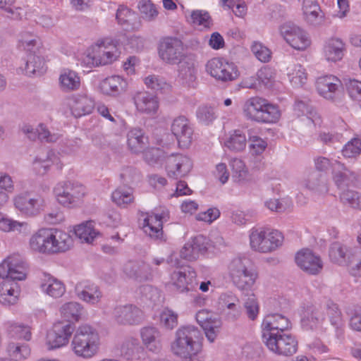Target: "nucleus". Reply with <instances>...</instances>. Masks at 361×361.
<instances>
[{"label":"nucleus","instance_id":"1","mask_svg":"<svg viewBox=\"0 0 361 361\" xmlns=\"http://www.w3.org/2000/svg\"><path fill=\"white\" fill-rule=\"evenodd\" d=\"M73 239L66 232L57 228H42L30 239V248L39 253L56 254L70 250Z\"/></svg>","mask_w":361,"mask_h":361},{"label":"nucleus","instance_id":"2","mask_svg":"<svg viewBox=\"0 0 361 361\" xmlns=\"http://www.w3.org/2000/svg\"><path fill=\"white\" fill-rule=\"evenodd\" d=\"M324 310L329 317L331 324L336 328L337 336L343 334L341 312L338 305L328 300L322 306L319 304H312L304 307L301 323L306 329L318 328L325 318Z\"/></svg>","mask_w":361,"mask_h":361},{"label":"nucleus","instance_id":"3","mask_svg":"<svg viewBox=\"0 0 361 361\" xmlns=\"http://www.w3.org/2000/svg\"><path fill=\"white\" fill-rule=\"evenodd\" d=\"M201 333L194 326L179 328L176 333V339L171 344L173 353L185 361H198L197 355L201 350L200 339Z\"/></svg>","mask_w":361,"mask_h":361},{"label":"nucleus","instance_id":"4","mask_svg":"<svg viewBox=\"0 0 361 361\" xmlns=\"http://www.w3.org/2000/svg\"><path fill=\"white\" fill-rule=\"evenodd\" d=\"M99 336L90 325H80L73 336L71 347L78 356L90 358L95 355L99 348Z\"/></svg>","mask_w":361,"mask_h":361},{"label":"nucleus","instance_id":"5","mask_svg":"<svg viewBox=\"0 0 361 361\" xmlns=\"http://www.w3.org/2000/svg\"><path fill=\"white\" fill-rule=\"evenodd\" d=\"M56 201L63 207L73 209L79 207L87 195L85 185L75 180H62L53 190Z\"/></svg>","mask_w":361,"mask_h":361},{"label":"nucleus","instance_id":"6","mask_svg":"<svg viewBox=\"0 0 361 361\" xmlns=\"http://www.w3.org/2000/svg\"><path fill=\"white\" fill-rule=\"evenodd\" d=\"M283 236L281 232L269 228H253L250 233L251 248L262 253L271 252L282 245Z\"/></svg>","mask_w":361,"mask_h":361},{"label":"nucleus","instance_id":"7","mask_svg":"<svg viewBox=\"0 0 361 361\" xmlns=\"http://www.w3.org/2000/svg\"><path fill=\"white\" fill-rule=\"evenodd\" d=\"M116 42L110 39H101L92 45L87 55V61L94 66L112 63L119 56Z\"/></svg>","mask_w":361,"mask_h":361},{"label":"nucleus","instance_id":"8","mask_svg":"<svg viewBox=\"0 0 361 361\" xmlns=\"http://www.w3.org/2000/svg\"><path fill=\"white\" fill-rule=\"evenodd\" d=\"M157 51L159 59L164 63L172 66L180 63L187 56L183 42L176 37L161 39Z\"/></svg>","mask_w":361,"mask_h":361},{"label":"nucleus","instance_id":"9","mask_svg":"<svg viewBox=\"0 0 361 361\" xmlns=\"http://www.w3.org/2000/svg\"><path fill=\"white\" fill-rule=\"evenodd\" d=\"M262 341L270 351L279 355L291 356L298 350V343L295 337L283 332L265 336Z\"/></svg>","mask_w":361,"mask_h":361},{"label":"nucleus","instance_id":"10","mask_svg":"<svg viewBox=\"0 0 361 361\" xmlns=\"http://www.w3.org/2000/svg\"><path fill=\"white\" fill-rule=\"evenodd\" d=\"M27 266L19 255L8 257L0 264V277L11 281L26 279Z\"/></svg>","mask_w":361,"mask_h":361},{"label":"nucleus","instance_id":"11","mask_svg":"<svg viewBox=\"0 0 361 361\" xmlns=\"http://www.w3.org/2000/svg\"><path fill=\"white\" fill-rule=\"evenodd\" d=\"M16 209L28 216L37 215L45 207V200L40 195H32L28 192H21L13 198Z\"/></svg>","mask_w":361,"mask_h":361},{"label":"nucleus","instance_id":"12","mask_svg":"<svg viewBox=\"0 0 361 361\" xmlns=\"http://www.w3.org/2000/svg\"><path fill=\"white\" fill-rule=\"evenodd\" d=\"M281 35L293 48L305 50L310 47L311 40L308 34L293 23H286L280 26Z\"/></svg>","mask_w":361,"mask_h":361},{"label":"nucleus","instance_id":"13","mask_svg":"<svg viewBox=\"0 0 361 361\" xmlns=\"http://www.w3.org/2000/svg\"><path fill=\"white\" fill-rule=\"evenodd\" d=\"M206 68L211 76L224 82L234 80L238 76V71L235 64L220 58L209 60Z\"/></svg>","mask_w":361,"mask_h":361},{"label":"nucleus","instance_id":"14","mask_svg":"<svg viewBox=\"0 0 361 361\" xmlns=\"http://www.w3.org/2000/svg\"><path fill=\"white\" fill-rule=\"evenodd\" d=\"M75 329V325L70 322L55 323L52 331H49L47 336L49 349L59 348L67 345Z\"/></svg>","mask_w":361,"mask_h":361},{"label":"nucleus","instance_id":"15","mask_svg":"<svg viewBox=\"0 0 361 361\" xmlns=\"http://www.w3.org/2000/svg\"><path fill=\"white\" fill-rule=\"evenodd\" d=\"M192 168L191 159L182 154H171L166 157V171L172 179H178L187 176Z\"/></svg>","mask_w":361,"mask_h":361},{"label":"nucleus","instance_id":"16","mask_svg":"<svg viewBox=\"0 0 361 361\" xmlns=\"http://www.w3.org/2000/svg\"><path fill=\"white\" fill-rule=\"evenodd\" d=\"M210 240L199 235L188 241L180 252V257L188 261H195L200 255H205L211 248Z\"/></svg>","mask_w":361,"mask_h":361},{"label":"nucleus","instance_id":"17","mask_svg":"<svg viewBox=\"0 0 361 361\" xmlns=\"http://www.w3.org/2000/svg\"><path fill=\"white\" fill-rule=\"evenodd\" d=\"M196 320L204 329L208 341L214 342L221 326L219 317L207 310H201L196 314Z\"/></svg>","mask_w":361,"mask_h":361},{"label":"nucleus","instance_id":"18","mask_svg":"<svg viewBox=\"0 0 361 361\" xmlns=\"http://www.w3.org/2000/svg\"><path fill=\"white\" fill-rule=\"evenodd\" d=\"M167 217L168 213L164 211L161 214H147L144 219V232L154 240L165 241L162 226L163 221Z\"/></svg>","mask_w":361,"mask_h":361},{"label":"nucleus","instance_id":"19","mask_svg":"<svg viewBox=\"0 0 361 361\" xmlns=\"http://www.w3.org/2000/svg\"><path fill=\"white\" fill-rule=\"evenodd\" d=\"M315 85L318 94L328 100L334 99L342 87L341 81L332 75L318 78Z\"/></svg>","mask_w":361,"mask_h":361},{"label":"nucleus","instance_id":"20","mask_svg":"<svg viewBox=\"0 0 361 361\" xmlns=\"http://www.w3.org/2000/svg\"><path fill=\"white\" fill-rule=\"evenodd\" d=\"M290 326V321L285 316L276 313L267 314L262 323V340H264L265 336L269 334L283 333L289 329Z\"/></svg>","mask_w":361,"mask_h":361},{"label":"nucleus","instance_id":"21","mask_svg":"<svg viewBox=\"0 0 361 361\" xmlns=\"http://www.w3.org/2000/svg\"><path fill=\"white\" fill-rule=\"evenodd\" d=\"M171 131L180 147L187 148L192 143L193 130L185 116H180L173 120Z\"/></svg>","mask_w":361,"mask_h":361},{"label":"nucleus","instance_id":"22","mask_svg":"<svg viewBox=\"0 0 361 361\" xmlns=\"http://www.w3.org/2000/svg\"><path fill=\"white\" fill-rule=\"evenodd\" d=\"M295 262L303 271L310 274H317L323 268L320 257L309 249H303L295 255Z\"/></svg>","mask_w":361,"mask_h":361},{"label":"nucleus","instance_id":"23","mask_svg":"<svg viewBox=\"0 0 361 361\" xmlns=\"http://www.w3.org/2000/svg\"><path fill=\"white\" fill-rule=\"evenodd\" d=\"M75 292L80 300L90 305L100 302L103 297L99 287L87 281L78 283L75 287Z\"/></svg>","mask_w":361,"mask_h":361},{"label":"nucleus","instance_id":"24","mask_svg":"<svg viewBox=\"0 0 361 361\" xmlns=\"http://www.w3.org/2000/svg\"><path fill=\"white\" fill-rule=\"evenodd\" d=\"M114 315L116 321L121 324H137L143 319L142 311L133 305L116 307Z\"/></svg>","mask_w":361,"mask_h":361},{"label":"nucleus","instance_id":"25","mask_svg":"<svg viewBox=\"0 0 361 361\" xmlns=\"http://www.w3.org/2000/svg\"><path fill=\"white\" fill-rule=\"evenodd\" d=\"M123 273L129 278L142 282L152 278V269L149 264L142 260H129L123 267Z\"/></svg>","mask_w":361,"mask_h":361},{"label":"nucleus","instance_id":"26","mask_svg":"<svg viewBox=\"0 0 361 361\" xmlns=\"http://www.w3.org/2000/svg\"><path fill=\"white\" fill-rule=\"evenodd\" d=\"M133 99L136 109L140 113L153 115L157 112L159 103L156 95L146 91H141L136 92Z\"/></svg>","mask_w":361,"mask_h":361},{"label":"nucleus","instance_id":"27","mask_svg":"<svg viewBox=\"0 0 361 361\" xmlns=\"http://www.w3.org/2000/svg\"><path fill=\"white\" fill-rule=\"evenodd\" d=\"M197 274L195 271L188 267L183 271H174L171 274V281L179 292L189 291L195 288Z\"/></svg>","mask_w":361,"mask_h":361},{"label":"nucleus","instance_id":"28","mask_svg":"<svg viewBox=\"0 0 361 361\" xmlns=\"http://www.w3.org/2000/svg\"><path fill=\"white\" fill-rule=\"evenodd\" d=\"M68 105L75 117L90 114L94 109V101L85 94H77L71 97Z\"/></svg>","mask_w":361,"mask_h":361},{"label":"nucleus","instance_id":"29","mask_svg":"<svg viewBox=\"0 0 361 361\" xmlns=\"http://www.w3.org/2000/svg\"><path fill=\"white\" fill-rule=\"evenodd\" d=\"M20 295L18 284L8 279L0 283V303L4 306H11L17 303Z\"/></svg>","mask_w":361,"mask_h":361},{"label":"nucleus","instance_id":"30","mask_svg":"<svg viewBox=\"0 0 361 361\" xmlns=\"http://www.w3.org/2000/svg\"><path fill=\"white\" fill-rule=\"evenodd\" d=\"M40 288L43 293L53 298L62 297L66 293L64 283L58 279L47 274L42 280Z\"/></svg>","mask_w":361,"mask_h":361},{"label":"nucleus","instance_id":"31","mask_svg":"<svg viewBox=\"0 0 361 361\" xmlns=\"http://www.w3.org/2000/svg\"><path fill=\"white\" fill-rule=\"evenodd\" d=\"M143 344L152 352H159L161 348V333L154 326H145L140 330Z\"/></svg>","mask_w":361,"mask_h":361},{"label":"nucleus","instance_id":"32","mask_svg":"<svg viewBox=\"0 0 361 361\" xmlns=\"http://www.w3.org/2000/svg\"><path fill=\"white\" fill-rule=\"evenodd\" d=\"M345 50L344 42L338 38H331L324 47V56L328 61L337 62L341 61Z\"/></svg>","mask_w":361,"mask_h":361},{"label":"nucleus","instance_id":"33","mask_svg":"<svg viewBox=\"0 0 361 361\" xmlns=\"http://www.w3.org/2000/svg\"><path fill=\"white\" fill-rule=\"evenodd\" d=\"M128 87L127 81L119 75L106 78L101 83V88L104 94L116 96L125 92Z\"/></svg>","mask_w":361,"mask_h":361},{"label":"nucleus","instance_id":"34","mask_svg":"<svg viewBox=\"0 0 361 361\" xmlns=\"http://www.w3.org/2000/svg\"><path fill=\"white\" fill-rule=\"evenodd\" d=\"M128 147L135 154L143 152L148 145V137L140 128H133L128 131Z\"/></svg>","mask_w":361,"mask_h":361},{"label":"nucleus","instance_id":"35","mask_svg":"<svg viewBox=\"0 0 361 361\" xmlns=\"http://www.w3.org/2000/svg\"><path fill=\"white\" fill-rule=\"evenodd\" d=\"M304 186L316 195H325L329 192L326 177L313 172L303 182Z\"/></svg>","mask_w":361,"mask_h":361},{"label":"nucleus","instance_id":"36","mask_svg":"<svg viewBox=\"0 0 361 361\" xmlns=\"http://www.w3.org/2000/svg\"><path fill=\"white\" fill-rule=\"evenodd\" d=\"M257 278V273L250 262L249 266H246L240 271L237 278L233 279V283L240 290H247L253 286Z\"/></svg>","mask_w":361,"mask_h":361},{"label":"nucleus","instance_id":"37","mask_svg":"<svg viewBox=\"0 0 361 361\" xmlns=\"http://www.w3.org/2000/svg\"><path fill=\"white\" fill-rule=\"evenodd\" d=\"M265 100L259 97H251L246 100L243 107L245 116L250 120L258 122Z\"/></svg>","mask_w":361,"mask_h":361},{"label":"nucleus","instance_id":"38","mask_svg":"<svg viewBox=\"0 0 361 361\" xmlns=\"http://www.w3.org/2000/svg\"><path fill=\"white\" fill-rule=\"evenodd\" d=\"M302 9L305 19L309 24L317 25L323 21V14L314 0H304Z\"/></svg>","mask_w":361,"mask_h":361},{"label":"nucleus","instance_id":"39","mask_svg":"<svg viewBox=\"0 0 361 361\" xmlns=\"http://www.w3.org/2000/svg\"><path fill=\"white\" fill-rule=\"evenodd\" d=\"M230 166L234 182L244 184L251 180V175L243 160L235 158L231 161Z\"/></svg>","mask_w":361,"mask_h":361},{"label":"nucleus","instance_id":"40","mask_svg":"<svg viewBox=\"0 0 361 361\" xmlns=\"http://www.w3.org/2000/svg\"><path fill=\"white\" fill-rule=\"evenodd\" d=\"M25 73L28 76H39L47 71V66L43 58L35 54H30L25 63Z\"/></svg>","mask_w":361,"mask_h":361},{"label":"nucleus","instance_id":"41","mask_svg":"<svg viewBox=\"0 0 361 361\" xmlns=\"http://www.w3.org/2000/svg\"><path fill=\"white\" fill-rule=\"evenodd\" d=\"M144 348L139 340L135 338H127L122 344L121 352L128 360H137L143 353Z\"/></svg>","mask_w":361,"mask_h":361},{"label":"nucleus","instance_id":"42","mask_svg":"<svg viewBox=\"0 0 361 361\" xmlns=\"http://www.w3.org/2000/svg\"><path fill=\"white\" fill-rule=\"evenodd\" d=\"M75 235L82 243H92L99 235V232L94 229V222L88 221L83 222L74 228Z\"/></svg>","mask_w":361,"mask_h":361},{"label":"nucleus","instance_id":"43","mask_svg":"<svg viewBox=\"0 0 361 361\" xmlns=\"http://www.w3.org/2000/svg\"><path fill=\"white\" fill-rule=\"evenodd\" d=\"M178 66V77L184 82L190 83L195 79L196 70L193 61L187 56Z\"/></svg>","mask_w":361,"mask_h":361},{"label":"nucleus","instance_id":"44","mask_svg":"<svg viewBox=\"0 0 361 361\" xmlns=\"http://www.w3.org/2000/svg\"><path fill=\"white\" fill-rule=\"evenodd\" d=\"M352 252L353 250H349L345 245L336 242L331 245L329 255L332 262L339 265H346L348 261V255H350Z\"/></svg>","mask_w":361,"mask_h":361},{"label":"nucleus","instance_id":"45","mask_svg":"<svg viewBox=\"0 0 361 361\" xmlns=\"http://www.w3.org/2000/svg\"><path fill=\"white\" fill-rule=\"evenodd\" d=\"M59 85L64 92L77 90L80 86V79L73 71H65L60 75Z\"/></svg>","mask_w":361,"mask_h":361},{"label":"nucleus","instance_id":"46","mask_svg":"<svg viewBox=\"0 0 361 361\" xmlns=\"http://www.w3.org/2000/svg\"><path fill=\"white\" fill-rule=\"evenodd\" d=\"M54 158L55 159L54 154L51 151L46 155L37 156L32 163V169L35 173L39 176L46 174L54 162Z\"/></svg>","mask_w":361,"mask_h":361},{"label":"nucleus","instance_id":"47","mask_svg":"<svg viewBox=\"0 0 361 361\" xmlns=\"http://www.w3.org/2000/svg\"><path fill=\"white\" fill-rule=\"evenodd\" d=\"M281 117V111L277 105L265 100L258 123H272L277 122Z\"/></svg>","mask_w":361,"mask_h":361},{"label":"nucleus","instance_id":"48","mask_svg":"<svg viewBox=\"0 0 361 361\" xmlns=\"http://www.w3.org/2000/svg\"><path fill=\"white\" fill-rule=\"evenodd\" d=\"M247 140L245 135L240 130H235L225 141V146L231 151L241 152L246 147Z\"/></svg>","mask_w":361,"mask_h":361},{"label":"nucleus","instance_id":"49","mask_svg":"<svg viewBox=\"0 0 361 361\" xmlns=\"http://www.w3.org/2000/svg\"><path fill=\"white\" fill-rule=\"evenodd\" d=\"M83 310L82 306L77 302H68L63 304L60 308L63 317L70 320L78 321Z\"/></svg>","mask_w":361,"mask_h":361},{"label":"nucleus","instance_id":"50","mask_svg":"<svg viewBox=\"0 0 361 361\" xmlns=\"http://www.w3.org/2000/svg\"><path fill=\"white\" fill-rule=\"evenodd\" d=\"M341 202L350 208L361 211V193L353 190H346L340 195Z\"/></svg>","mask_w":361,"mask_h":361},{"label":"nucleus","instance_id":"51","mask_svg":"<svg viewBox=\"0 0 361 361\" xmlns=\"http://www.w3.org/2000/svg\"><path fill=\"white\" fill-rule=\"evenodd\" d=\"M111 199L117 205L125 207L133 202L134 200L133 190L130 188L127 189L118 188L113 192Z\"/></svg>","mask_w":361,"mask_h":361},{"label":"nucleus","instance_id":"52","mask_svg":"<svg viewBox=\"0 0 361 361\" xmlns=\"http://www.w3.org/2000/svg\"><path fill=\"white\" fill-rule=\"evenodd\" d=\"M141 17L147 21H153L158 16V10L151 0H141L138 4Z\"/></svg>","mask_w":361,"mask_h":361},{"label":"nucleus","instance_id":"53","mask_svg":"<svg viewBox=\"0 0 361 361\" xmlns=\"http://www.w3.org/2000/svg\"><path fill=\"white\" fill-rule=\"evenodd\" d=\"M348 259L346 265L348 266L350 274L353 276L361 277V251L359 249L353 250L350 255H348Z\"/></svg>","mask_w":361,"mask_h":361},{"label":"nucleus","instance_id":"54","mask_svg":"<svg viewBox=\"0 0 361 361\" xmlns=\"http://www.w3.org/2000/svg\"><path fill=\"white\" fill-rule=\"evenodd\" d=\"M7 350L9 355L16 360L25 359L30 355L29 345L25 343H10L8 345Z\"/></svg>","mask_w":361,"mask_h":361},{"label":"nucleus","instance_id":"55","mask_svg":"<svg viewBox=\"0 0 361 361\" xmlns=\"http://www.w3.org/2000/svg\"><path fill=\"white\" fill-rule=\"evenodd\" d=\"M251 261L245 257H236L231 260L228 265V274L232 280L237 278L240 271L246 266L250 265Z\"/></svg>","mask_w":361,"mask_h":361},{"label":"nucleus","instance_id":"56","mask_svg":"<svg viewBox=\"0 0 361 361\" xmlns=\"http://www.w3.org/2000/svg\"><path fill=\"white\" fill-rule=\"evenodd\" d=\"M356 179V174L345 168L341 171L335 172L334 175V180L338 188L348 186L353 183Z\"/></svg>","mask_w":361,"mask_h":361},{"label":"nucleus","instance_id":"57","mask_svg":"<svg viewBox=\"0 0 361 361\" xmlns=\"http://www.w3.org/2000/svg\"><path fill=\"white\" fill-rule=\"evenodd\" d=\"M288 75L294 87H301L307 80L305 69L300 64L295 65L288 73Z\"/></svg>","mask_w":361,"mask_h":361},{"label":"nucleus","instance_id":"58","mask_svg":"<svg viewBox=\"0 0 361 361\" xmlns=\"http://www.w3.org/2000/svg\"><path fill=\"white\" fill-rule=\"evenodd\" d=\"M191 22L194 25L209 28L212 20L209 13L202 10L193 11L191 13Z\"/></svg>","mask_w":361,"mask_h":361},{"label":"nucleus","instance_id":"59","mask_svg":"<svg viewBox=\"0 0 361 361\" xmlns=\"http://www.w3.org/2000/svg\"><path fill=\"white\" fill-rule=\"evenodd\" d=\"M27 227L26 223L19 222L8 217H2L0 219V229L4 232H20L22 228L25 229Z\"/></svg>","mask_w":361,"mask_h":361},{"label":"nucleus","instance_id":"60","mask_svg":"<svg viewBox=\"0 0 361 361\" xmlns=\"http://www.w3.org/2000/svg\"><path fill=\"white\" fill-rule=\"evenodd\" d=\"M160 324L167 329H173L178 325V314L166 309L160 314Z\"/></svg>","mask_w":361,"mask_h":361},{"label":"nucleus","instance_id":"61","mask_svg":"<svg viewBox=\"0 0 361 361\" xmlns=\"http://www.w3.org/2000/svg\"><path fill=\"white\" fill-rule=\"evenodd\" d=\"M120 178L123 183L127 185L133 184L140 180V173L133 166H126L121 169Z\"/></svg>","mask_w":361,"mask_h":361},{"label":"nucleus","instance_id":"62","mask_svg":"<svg viewBox=\"0 0 361 361\" xmlns=\"http://www.w3.org/2000/svg\"><path fill=\"white\" fill-rule=\"evenodd\" d=\"M251 50L256 58L264 63L268 62L271 57V51L260 42H254Z\"/></svg>","mask_w":361,"mask_h":361},{"label":"nucleus","instance_id":"63","mask_svg":"<svg viewBox=\"0 0 361 361\" xmlns=\"http://www.w3.org/2000/svg\"><path fill=\"white\" fill-rule=\"evenodd\" d=\"M343 155L345 157H355L361 154V139L354 138L343 148Z\"/></svg>","mask_w":361,"mask_h":361},{"label":"nucleus","instance_id":"64","mask_svg":"<svg viewBox=\"0 0 361 361\" xmlns=\"http://www.w3.org/2000/svg\"><path fill=\"white\" fill-rule=\"evenodd\" d=\"M116 18L118 23L123 26H128L135 18V13L125 6H120L116 12Z\"/></svg>","mask_w":361,"mask_h":361}]
</instances>
